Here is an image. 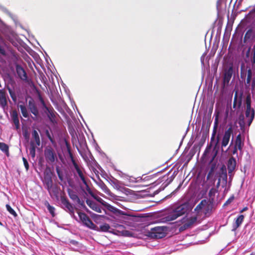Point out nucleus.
Here are the masks:
<instances>
[{
	"mask_svg": "<svg viewBox=\"0 0 255 255\" xmlns=\"http://www.w3.org/2000/svg\"><path fill=\"white\" fill-rule=\"evenodd\" d=\"M177 173V170H174L173 171L172 170H170L165 175L159 178L153 184H155V185H156L162 183V189H164L173 180Z\"/></svg>",
	"mask_w": 255,
	"mask_h": 255,
	"instance_id": "f03ea898",
	"label": "nucleus"
},
{
	"mask_svg": "<svg viewBox=\"0 0 255 255\" xmlns=\"http://www.w3.org/2000/svg\"><path fill=\"white\" fill-rule=\"evenodd\" d=\"M32 138L30 141V147L29 148V154L32 158L34 159L36 154V148L40 145L41 141L38 132L34 129L31 132Z\"/></svg>",
	"mask_w": 255,
	"mask_h": 255,
	"instance_id": "7ed1b4c3",
	"label": "nucleus"
},
{
	"mask_svg": "<svg viewBox=\"0 0 255 255\" xmlns=\"http://www.w3.org/2000/svg\"><path fill=\"white\" fill-rule=\"evenodd\" d=\"M68 153H69V156H70V158L71 159V162L72 163V164H73L74 163H76L75 160L74 158L73 154L71 152V150H70V149L69 148H68Z\"/></svg>",
	"mask_w": 255,
	"mask_h": 255,
	"instance_id": "de8ad7c7",
	"label": "nucleus"
},
{
	"mask_svg": "<svg viewBox=\"0 0 255 255\" xmlns=\"http://www.w3.org/2000/svg\"><path fill=\"white\" fill-rule=\"evenodd\" d=\"M7 89H8L9 94L11 99H12V100L13 101H15L16 100V97L14 92L10 88L8 87Z\"/></svg>",
	"mask_w": 255,
	"mask_h": 255,
	"instance_id": "a19ab883",
	"label": "nucleus"
},
{
	"mask_svg": "<svg viewBox=\"0 0 255 255\" xmlns=\"http://www.w3.org/2000/svg\"><path fill=\"white\" fill-rule=\"evenodd\" d=\"M100 187L101 189L103 190V191L105 192V193H106L109 195L112 196L111 191L109 189L107 186L104 183H102L101 184Z\"/></svg>",
	"mask_w": 255,
	"mask_h": 255,
	"instance_id": "473e14b6",
	"label": "nucleus"
},
{
	"mask_svg": "<svg viewBox=\"0 0 255 255\" xmlns=\"http://www.w3.org/2000/svg\"><path fill=\"white\" fill-rule=\"evenodd\" d=\"M197 217H192L188 219L187 222L180 227V231H183L190 227L197 221Z\"/></svg>",
	"mask_w": 255,
	"mask_h": 255,
	"instance_id": "a211bd4d",
	"label": "nucleus"
},
{
	"mask_svg": "<svg viewBox=\"0 0 255 255\" xmlns=\"http://www.w3.org/2000/svg\"><path fill=\"white\" fill-rule=\"evenodd\" d=\"M220 5H221V2H220V0H218L217 2V7H218V6H219Z\"/></svg>",
	"mask_w": 255,
	"mask_h": 255,
	"instance_id": "e2e57ef3",
	"label": "nucleus"
},
{
	"mask_svg": "<svg viewBox=\"0 0 255 255\" xmlns=\"http://www.w3.org/2000/svg\"><path fill=\"white\" fill-rule=\"evenodd\" d=\"M18 107L20 108L21 114L24 118H28L29 114L26 107L24 105H19Z\"/></svg>",
	"mask_w": 255,
	"mask_h": 255,
	"instance_id": "cd10ccee",
	"label": "nucleus"
},
{
	"mask_svg": "<svg viewBox=\"0 0 255 255\" xmlns=\"http://www.w3.org/2000/svg\"><path fill=\"white\" fill-rule=\"evenodd\" d=\"M236 106V99L234 101V107H235Z\"/></svg>",
	"mask_w": 255,
	"mask_h": 255,
	"instance_id": "0e129e2a",
	"label": "nucleus"
},
{
	"mask_svg": "<svg viewBox=\"0 0 255 255\" xmlns=\"http://www.w3.org/2000/svg\"><path fill=\"white\" fill-rule=\"evenodd\" d=\"M46 110L48 112L47 116L50 121L53 123L55 118H56V112L54 111L53 108H48L47 107H45Z\"/></svg>",
	"mask_w": 255,
	"mask_h": 255,
	"instance_id": "6ab92c4d",
	"label": "nucleus"
},
{
	"mask_svg": "<svg viewBox=\"0 0 255 255\" xmlns=\"http://www.w3.org/2000/svg\"><path fill=\"white\" fill-rule=\"evenodd\" d=\"M28 108L31 113L33 114L35 117H37L39 114L38 109L35 105L34 100L31 99L28 101Z\"/></svg>",
	"mask_w": 255,
	"mask_h": 255,
	"instance_id": "dca6fc26",
	"label": "nucleus"
},
{
	"mask_svg": "<svg viewBox=\"0 0 255 255\" xmlns=\"http://www.w3.org/2000/svg\"><path fill=\"white\" fill-rule=\"evenodd\" d=\"M83 208L85 209V210L88 213H89V214L91 215V217L92 218H95L96 217H97V216H99V215H98L96 214H94V213H93L91 212V211H90L87 207L86 206H85V207H83Z\"/></svg>",
	"mask_w": 255,
	"mask_h": 255,
	"instance_id": "c03bdc74",
	"label": "nucleus"
},
{
	"mask_svg": "<svg viewBox=\"0 0 255 255\" xmlns=\"http://www.w3.org/2000/svg\"><path fill=\"white\" fill-rule=\"evenodd\" d=\"M5 207L8 212L12 216H13L14 217H16L17 216V214L15 211L10 207L9 204H6Z\"/></svg>",
	"mask_w": 255,
	"mask_h": 255,
	"instance_id": "2f4dec72",
	"label": "nucleus"
},
{
	"mask_svg": "<svg viewBox=\"0 0 255 255\" xmlns=\"http://www.w3.org/2000/svg\"><path fill=\"white\" fill-rule=\"evenodd\" d=\"M220 94H221V96H222L223 95V85H222L221 87Z\"/></svg>",
	"mask_w": 255,
	"mask_h": 255,
	"instance_id": "4d7b16f0",
	"label": "nucleus"
},
{
	"mask_svg": "<svg viewBox=\"0 0 255 255\" xmlns=\"http://www.w3.org/2000/svg\"><path fill=\"white\" fill-rule=\"evenodd\" d=\"M22 160L26 170L28 171L29 169V164L27 159L25 157H23Z\"/></svg>",
	"mask_w": 255,
	"mask_h": 255,
	"instance_id": "79ce46f5",
	"label": "nucleus"
},
{
	"mask_svg": "<svg viewBox=\"0 0 255 255\" xmlns=\"http://www.w3.org/2000/svg\"><path fill=\"white\" fill-rule=\"evenodd\" d=\"M232 132V128L230 127L224 133V147L228 144Z\"/></svg>",
	"mask_w": 255,
	"mask_h": 255,
	"instance_id": "4be33fe9",
	"label": "nucleus"
},
{
	"mask_svg": "<svg viewBox=\"0 0 255 255\" xmlns=\"http://www.w3.org/2000/svg\"><path fill=\"white\" fill-rule=\"evenodd\" d=\"M83 208L85 209V210L88 213H89V214L91 215V217L92 218H95L96 217H97V216H99V215H98L96 214H94V213H93L91 212V211H90L87 207L86 206H85V207H83Z\"/></svg>",
	"mask_w": 255,
	"mask_h": 255,
	"instance_id": "37998d69",
	"label": "nucleus"
},
{
	"mask_svg": "<svg viewBox=\"0 0 255 255\" xmlns=\"http://www.w3.org/2000/svg\"><path fill=\"white\" fill-rule=\"evenodd\" d=\"M224 181L225 180L227 181V172H226V167H225V165H224Z\"/></svg>",
	"mask_w": 255,
	"mask_h": 255,
	"instance_id": "3c124183",
	"label": "nucleus"
},
{
	"mask_svg": "<svg viewBox=\"0 0 255 255\" xmlns=\"http://www.w3.org/2000/svg\"><path fill=\"white\" fill-rule=\"evenodd\" d=\"M233 74V68L230 67V68L226 70L224 69V83L226 81L229 82L232 77Z\"/></svg>",
	"mask_w": 255,
	"mask_h": 255,
	"instance_id": "5701e85b",
	"label": "nucleus"
},
{
	"mask_svg": "<svg viewBox=\"0 0 255 255\" xmlns=\"http://www.w3.org/2000/svg\"><path fill=\"white\" fill-rule=\"evenodd\" d=\"M0 226H2V223H1L0 221Z\"/></svg>",
	"mask_w": 255,
	"mask_h": 255,
	"instance_id": "774afa93",
	"label": "nucleus"
},
{
	"mask_svg": "<svg viewBox=\"0 0 255 255\" xmlns=\"http://www.w3.org/2000/svg\"><path fill=\"white\" fill-rule=\"evenodd\" d=\"M204 57H205V56L203 55V56H202V57H201V62H202V63L203 64H204Z\"/></svg>",
	"mask_w": 255,
	"mask_h": 255,
	"instance_id": "680f3d73",
	"label": "nucleus"
},
{
	"mask_svg": "<svg viewBox=\"0 0 255 255\" xmlns=\"http://www.w3.org/2000/svg\"><path fill=\"white\" fill-rule=\"evenodd\" d=\"M79 218L83 224L91 229H95L96 225L93 223L90 218L85 213L79 212L78 213Z\"/></svg>",
	"mask_w": 255,
	"mask_h": 255,
	"instance_id": "6e6552de",
	"label": "nucleus"
},
{
	"mask_svg": "<svg viewBox=\"0 0 255 255\" xmlns=\"http://www.w3.org/2000/svg\"><path fill=\"white\" fill-rule=\"evenodd\" d=\"M44 153L47 162L53 163L55 161L57 160L56 153L51 146H47L45 148Z\"/></svg>",
	"mask_w": 255,
	"mask_h": 255,
	"instance_id": "0eeeda50",
	"label": "nucleus"
},
{
	"mask_svg": "<svg viewBox=\"0 0 255 255\" xmlns=\"http://www.w3.org/2000/svg\"><path fill=\"white\" fill-rule=\"evenodd\" d=\"M248 207H245L244 208H243L240 211V213H243L245 211H246L247 210H248Z\"/></svg>",
	"mask_w": 255,
	"mask_h": 255,
	"instance_id": "5fc2aeb1",
	"label": "nucleus"
},
{
	"mask_svg": "<svg viewBox=\"0 0 255 255\" xmlns=\"http://www.w3.org/2000/svg\"><path fill=\"white\" fill-rule=\"evenodd\" d=\"M78 204H79L82 207H85V205L84 204V202L83 201H81L80 199V202L79 203H77Z\"/></svg>",
	"mask_w": 255,
	"mask_h": 255,
	"instance_id": "603ef678",
	"label": "nucleus"
},
{
	"mask_svg": "<svg viewBox=\"0 0 255 255\" xmlns=\"http://www.w3.org/2000/svg\"><path fill=\"white\" fill-rule=\"evenodd\" d=\"M39 100L41 102V104H42L43 106L45 108V107H46V106L45 103L44 102V101L42 97L40 95H39Z\"/></svg>",
	"mask_w": 255,
	"mask_h": 255,
	"instance_id": "09e8293b",
	"label": "nucleus"
},
{
	"mask_svg": "<svg viewBox=\"0 0 255 255\" xmlns=\"http://www.w3.org/2000/svg\"><path fill=\"white\" fill-rule=\"evenodd\" d=\"M56 173L57 174L59 179L61 181H63L64 179L63 174L62 172L61 171L60 169L59 168V166H57L56 167Z\"/></svg>",
	"mask_w": 255,
	"mask_h": 255,
	"instance_id": "f704fd0d",
	"label": "nucleus"
},
{
	"mask_svg": "<svg viewBox=\"0 0 255 255\" xmlns=\"http://www.w3.org/2000/svg\"><path fill=\"white\" fill-rule=\"evenodd\" d=\"M234 198L235 197L234 195H232L231 197H230V198L228 199V200H227L225 203H224V206L229 205L231 202L233 201Z\"/></svg>",
	"mask_w": 255,
	"mask_h": 255,
	"instance_id": "a18cd8bd",
	"label": "nucleus"
},
{
	"mask_svg": "<svg viewBox=\"0 0 255 255\" xmlns=\"http://www.w3.org/2000/svg\"><path fill=\"white\" fill-rule=\"evenodd\" d=\"M87 190L88 191V192L95 198V199L99 203H100L102 205H103L105 207H106L109 211L112 212L113 213L116 214L119 213L122 215H124L123 212L121 210L116 208V207L112 206L111 205L109 204V203H107L106 201H105L103 199H102L101 198L99 197H96L94 196V194H93L92 192L88 189V188H87Z\"/></svg>",
	"mask_w": 255,
	"mask_h": 255,
	"instance_id": "423d86ee",
	"label": "nucleus"
},
{
	"mask_svg": "<svg viewBox=\"0 0 255 255\" xmlns=\"http://www.w3.org/2000/svg\"><path fill=\"white\" fill-rule=\"evenodd\" d=\"M11 120L15 125V128L18 129L20 128V124L18 118V113L16 110H13L10 112Z\"/></svg>",
	"mask_w": 255,
	"mask_h": 255,
	"instance_id": "ddd939ff",
	"label": "nucleus"
},
{
	"mask_svg": "<svg viewBox=\"0 0 255 255\" xmlns=\"http://www.w3.org/2000/svg\"><path fill=\"white\" fill-rule=\"evenodd\" d=\"M44 205L47 207V210L51 214L52 217H54L55 215V209L54 207L51 206L47 201H45L44 203Z\"/></svg>",
	"mask_w": 255,
	"mask_h": 255,
	"instance_id": "bb28decb",
	"label": "nucleus"
},
{
	"mask_svg": "<svg viewBox=\"0 0 255 255\" xmlns=\"http://www.w3.org/2000/svg\"><path fill=\"white\" fill-rule=\"evenodd\" d=\"M217 140H218V141H217V143H216V145H215L214 148L213 149L214 156H213V159H212L213 160H214V159L216 158V156H217V159H218V156L217 155H218V153L219 151V146L218 144L220 142H221V155H222V154L223 153V139L222 140H221L219 137L218 136Z\"/></svg>",
	"mask_w": 255,
	"mask_h": 255,
	"instance_id": "4468645a",
	"label": "nucleus"
},
{
	"mask_svg": "<svg viewBox=\"0 0 255 255\" xmlns=\"http://www.w3.org/2000/svg\"><path fill=\"white\" fill-rule=\"evenodd\" d=\"M51 195L52 194L53 195L55 196L56 197H58V188L56 186H52V187L50 189V192H48Z\"/></svg>",
	"mask_w": 255,
	"mask_h": 255,
	"instance_id": "7c9ffc66",
	"label": "nucleus"
},
{
	"mask_svg": "<svg viewBox=\"0 0 255 255\" xmlns=\"http://www.w3.org/2000/svg\"><path fill=\"white\" fill-rule=\"evenodd\" d=\"M236 166V160L234 157L232 156L229 158L227 162V168L230 177L232 176V172L235 170Z\"/></svg>",
	"mask_w": 255,
	"mask_h": 255,
	"instance_id": "9b49d317",
	"label": "nucleus"
},
{
	"mask_svg": "<svg viewBox=\"0 0 255 255\" xmlns=\"http://www.w3.org/2000/svg\"><path fill=\"white\" fill-rule=\"evenodd\" d=\"M221 177H222V176L221 175L220 176V178L218 179V181L217 184V187H218L219 186L220 184L221 180Z\"/></svg>",
	"mask_w": 255,
	"mask_h": 255,
	"instance_id": "6e6d98bb",
	"label": "nucleus"
},
{
	"mask_svg": "<svg viewBox=\"0 0 255 255\" xmlns=\"http://www.w3.org/2000/svg\"><path fill=\"white\" fill-rule=\"evenodd\" d=\"M247 109L245 112L246 117L247 118H250L251 116V113H252V111L253 109L251 108V100L250 98H248L247 99Z\"/></svg>",
	"mask_w": 255,
	"mask_h": 255,
	"instance_id": "393cba45",
	"label": "nucleus"
},
{
	"mask_svg": "<svg viewBox=\"0 0 255 255\" xmlns=\"http://www.w3.org/2000/svg\"><path fill=\"white\" fill-rule=\"evenodd\" d=\"M7 106L6 93L4 90H0V106L5 109Z\"/></svg>",
	"mask_w": 255,
	"mask_h": 255,
	"instance_id": "2eb2a0df",
	"label": "nucleus"
},
{
	"mask_svg": "<svg viewBox=\"0 0 255 255\" xmlns=\"http://www.w3.org/2000/svg\"><path fill=\"white\" fill-rule=\"evenodd\" d=\"M250 255H255V254H254V253H251V254H250Z\"/></svg>",
	"mask_w": 255,
	"mask_h": 255,
	"instance_id": "338daca9",
	"label": "nucleus"
},
{
	"mask_svg": "<svg viewBox=\"0 0 255 255\" xmlns=\"http://www.w3.org/2000/svg\"><path fill=\"white\" fill-rule=\"evenodd\" d=\"M251 51V48H249L247 51L246 52V56L247 57H249L250 53Z\"/></svg>",
	"mask_w": 255,
	"mask_h": 255,
	"instance_id": "864d4df0",
	"label": "nucleus"
},
{
	"mask_svg": "<svg viewBox=\"0 0 255 255\" xmlns=\"http://www.w3.org/2000/svg\"><path fill=\"white\" fill-rule=\"evenodd\" d=\"M167 228L165 226H157L151 228L148 232L149 237L154 239H161L165 237Z\"/></svg>",
	"mask_w": 255,
	"mask_h": 255,
	"instance_id": "20e7f679",
	"label": "nucleus"
},
{
	"mask_svg": "<svg viewBox=\"0 0 255 255\" xmlns=\"http://www.w3.org/2000/svg\"><path fill=\"white\" fill-rule=\"evenodd\" d=\"M215 125H214V132L215 133V129L217 128L218 126V117L217 116L215 119Z\"/></svg>",
	"mask_w": 255,
	"mask_h": 255,
	"instance_id": "8fccbe9b",
	"label": "nucleus"
},
{
	"mask_svg": "<svg viewBox=\"0 0 255 255\" xmlns=\"http://www.w3.org/2000/svg\"><path fill=\"white\" fill-rule=\"evenodd\" d=\"M253 57L251 59V62L253 65H254L255 64V44L254 45L253 48Z\"/></svg>",
	"mask_w": 255,
	"mask_h": 255,
	"instance_id": "49530a36",
	"label": "nucleus"
},
{
	"mask_svg": "<svg viewBox=\"0 0 255 255\" xmlns=\"http://www.w3.org/2000/svg\"><path fill=\"white\" fill-rule=\"evenodd\" d=\"M239 124L240 125L241 129L242 130H245V122L244 120V116L243 115H241L239 118Z\"/></svg>",
	"mask_w": 255,
	"mask_h": 255,
	"instance_id": "c756f323",
	"label": "nucleus"
},
{
	"mask_svg": "<svg viewBox=\"0 0 255 255\" xmlns=\"http://www.w3.org/2000/svg\"><path fill=\"white\" fill-rule=\"evenodd\" d=\"M45 183L46 185V189L48 192H50V189L53 186V181L51 177L49 176H46L44 178Z\"/></svg>",
	"mask_w": 255,
	"mask_h": 255,
	"instance_id": "b1692460",
	"label": "nucleus"
},
{
	"mask_svg": "<svg viewBox=\"0 0 255 255\" xmlns=\"http://www.w3.org/2000/svg\"><path fill=\"white\" fill-rule=\"evenodd\" d=\"M252 73L251 69L248 70L247 72V78L246 80V84H250L252 79Z\"/></svg>",
	"mask_w": 255,
	"mask_h": 255,
	"instance_id": "4c0bfd02",
	"label": "nucleus"
},
{
	"mask_svg": "<svg viewBox=\"0 0 255 255\" xmlns=\"http://www.w3.org/2000/svg\"><path fill=\"white\" fill-rule=\"evenodd\" d=\"M23 136H24V137H25V138L27 139L28 140V139H29V136H28V135L26 133H25L23 134Z\"/></svg>",
	"mask_w": 255,
	"mask_h": 255,
	"instance_id": "13d9d810",
	"label": "nucleus"
},
{
	"mask_svg": "<svg viewBox=\"0 0 255 255\" xmlns=\"http://www.w3.org/2000/svg\"><path fill=\"white\" fill-rule=\"evenodd\" d=\"M45 134L48 137V138L49 139L50 142L52 144H54L55 143V141L53 138V137L51 135L49 130L48 129L45 130Z\"/></svg>",
	"mask_w": 255,
	"mask_h": 255,
	"instance_id": "e433bc0d",
	"label": "nucleus"
},
{
	"mask_svg": "<svg viewBox=\"0 0 255 255\" xmlns=\"http://www.w3.org/2000/svg\"><path fill=\"white\" fill-rule=\"evenodd\" d=\"M67 192L69 197L73 201L76 202L77 203L80 202V198L74 191L71 189H68Z\"/></svg>",
	"mask_w": 255,
	"mask_h": 255,
	"instance_id": "aec40b11",
	"label": "nucleus"
},
{
	"mask_svg": "<svg viewBox=\"0 0 255 255\" xmlns=\"http://www.w3.org/2000/svg\"><path fill=\"white\" fill-rule=\"evenodd\" d=\"M211 210V205L209 201L204 199L196 207L194 211L196 212L197 215L199 216L202 213L207 215Z\"/></svg>",
	"mask_w": 255,
	"mask_h": 255,
	"instance_id": "39448f33",
	"label": "nucleus"
},
{
	"mask_svg": "<svg viewBox=\"0 0 255 255\" xmlns=\"http://www.w3.org/2000/svg\"><path fill=\"white\" fill-rule=\"evenodd\" d=\"M219 167L220 170V174H223V159L222 158V156L220 157L219 159V161L218 163L217 167Z\"/></svg>",
	"mask_w": 255,
	"mask_h": 255,
	"instance_id": "c9c22d12",
	"label": "nucleus"
},
{
	"mask_svg": "<svg viewBox=\"0 0 255 255\" xmlns=\"http://www.w3.org/2000/svg\"><path fill=\"white\" fill-rule=\"evenodd\" d=\"M237 149H238V148H237L235 146V148H234V149L233 150V153L234 154H235L237 152Z\"/></svg>",
	"mask_w": 255,
	"mask_h": 255,
	"instance_id": "bf43d9fd",
	"label": "nucleus"
},
{
	"mask_svg": "<svg viewBox=\"0 0 255 255\" xmlns=\"http://www.w3.org/2000/svg\"><path fill=\"white\" fill-rule=\"evenodd\" d=\"M73 165L75 169L76 170L77 173H78L79 177L82 181L83 183L87 186V188H88V189L90 190V188L89 187L88 185H87L86 180L85 179V176L84 175V174L82 172V170L81 169V167L77 163H74Z\"/></svg>",
	"mask_w": 255,
	"mask_h": 255,
	"instance_id": "f8f14e48",
	"label": "nucleus"
},
{
	"mask_svg": "<svg viewBox=\"0 0 255 255\" xmlns=\"http://www.w3.org/2000/svg\"><path fill=\"white\" fill-rule=\"evenodd\" d=\"M223 53H222V51L219 54L218 57L216 59V63H217L218 65L220 63L223 66V59H222V55Z\"/></svg>",
	"mask_w": 255,
	"mask_h": 255,
	"instance_id": "58836bf2",
	"label": "nucleus"
},
{
	"mask_svg": "<svg viewBox=\"0 0 255 255\" xmlns=\"http://www.w3.org/2000/svg\"><path fill=\"white\" fill-rule=\"evenodd\" d=\"M15 69L18 77L22 81H27V75L24 68L19 64L15 65Z\"/></svg>",
	"mask_w": 255,
	"mask_h": 255,
	"instance_id": "1a4fd4ad",
	"label": "nucleus"
},
{
	"mask_svg": "<svg viewBox=\"0 0 255 255\" xmlns=\"http://www.w3.org/2000/svg\"><path fill=\"white\" fill-rule=\"evenodd\" d=\"M193 208V206L188 202H186L177 206L173 210L167 218L169 220L173 221L179 217L189 213Z\"/></svg>",
	"mask_w": 255,
	"mask_h": 255,
	"instance_id": "f257e3e1",
	"label": "nucleus"
},
{
	"mask_svg": "<svg viewBox=\"0 0 255 255\" xmlns=\"http://www.w3.org/2000/svg\"><path fill=\"white\" fill-rule=\"evenodd\" d=\"M245 218V217L243 215H240L238 216V217L236 219V222H235V228L237 229L239 228L241 225L242 224V222L244 221V219Z\"/></svg>",
	"mask_w": 255,
	"mask_h": 255,
	"instance_id": "c85d7f7f",
	"label": "nucleus"
},
{
	"mask_svg": "<svg viewBox=\"0 0 255 255\" xmlns=\"http://www.w3.org/2000/svg\"><path fill=\"white\" fill-rule=\"evenodd\" d=\"M244 145V140L243 141L242 140L241 134V133H239L236 137L235 146L237 148H238V149L239 150L241 151L242 150V148H243Z\"/></svg>",
	"mask_w": 255,
	"mask_h": 255,
	"instance_id": "412c9836",
	"label": "nucleus"
},
{
	"mask_svg": "<svg viewBox=\"0 0 255 255\" xmlns=\"http://www.w3.org/2000/svg\"><path fill=\"white\" fill-rule=\"evenodd\" d=\"M86 203L94 211L98 213H102L101 207L96 202L89 199H87Z\"/></svg>",
	"mask_w": 255,
	"mask_h": 255,
	"instance_id": "f3484780",
	"label": "nucleus"
},
{
	"mask_svg": "<svg viewBox=\"0 0 255 255\" xmlns=\"http://www.w3.org/2000/svg\"><path fill=\"white\" fill-rule=\"evenodd\" d=\"M252 11L254 12H255V7L253 9Z\"/></svg>",
	"mask_w": 255,
	"mask_h": 255,
	"instance_id": "69168bd1",
	"label": "nucleus"
},
{
	"mask_svg": "<svg viewBox=\"0 0 255 255\" xmlns=\"http://www.w3.org/2000/svg\"><path fill=\"white\" fill-rule=\"evenodd\" d=\"M60 200L62 204L64 206L65 208H66L69 212L70 214H74V208L66 197L65 196H61Z\"/></svg>",
	"mask_w": 255,
	"mask_h": 255,
	"instance_id": "9d476101",
	"label": "nucleus"
},
{
	"mask_svg": "<svg viewBox=\"0 0 255 255\" xmlns=\"http://www.w3.org/2000/svg\"><path fill=\"white\" fill-rule=\"evenodd\" d=\"M0 150L4 152L7 157L9 156V146L4 142H0Z\"/></svg>",
	"mask_w": 255,
	"mask_h": 255,
	"instance_id": "a878e982",
	"label": "nucleus"
},
{
	"mask_svg": "<svg viewBox=\"0 0 255 255\" xmlns=\"http://www.w3.org/2000/svg\"><path fill=\"white\" fill-rule=\"evenodd\" d=\"M100 230L102 232H108L110 229V225L107 223H105L100 226Z\"/></svg>",
	"mask_w": 255,
	"mask_h": 255,
	"instance_id": "72a5a7b5",
	"label": "nucleus"
},
{
	"mask_svg": "<svg viewBox=\"0 0 255 255\" xmlns=\"http://www.w3.org/2000/svg\"><path fill=\"white\" fill-rule=\"evenodd\" d=\"M222 30V24H220L219 28H218V31H219L220 33H221Z\"/></svg>",
	"mask_w": 255,
	"mask_h": 255,
	"instance_id": "052dcab7",
	"label": "nucleus"
},
{
	"mask_svg": "<svg viewBox=\"0 0 255 255\" xmlns=\"http://www.w3.org/2000/svg\"><path fill=\"white\" fill-rule=\"evenodd\" d=\"M255 110H254V109H253L252 113H251V116L250 118L249 119V120H248V126H250L252 123L253 122V121L254 119V118H255Z\"/></svg>",
	"mask_w": 255,
	"mask_h": 255,
	"instance_id": "ea45409f",
	"label": "nucleus"
}]
</instances>
